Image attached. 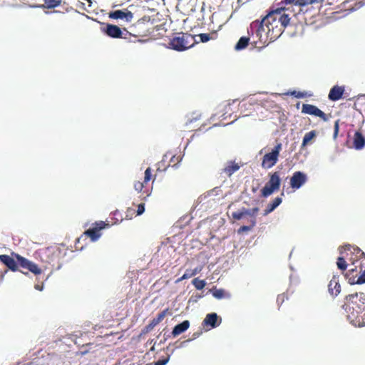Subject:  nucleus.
<instances>
[{
	"label": "nucleus",
	"mask_w": 365,
	"mask_h": 365,
	"mask_svg": "<svg viewBox=\"0 0 365 365\" xmlns=\"http://www.w3.org/2000/svg\"><path fill=\"white\" fill-rule=\"evenodd\" d=\"M16 259L19 264V265L24 269H28L33 274L37 275L41 273V269L38 268V265L33 262L21 257V255L16 254L15 255Z\"/></svg>",
	"instance_id": "obj_8"
},
{
	"label": "nucleus",
	"mask_w": 365,
	"mask_h": 365,
	"mask_svg": "<svg viewBox=\"0 0 365 365\" xmlns=\"http://www.w3.org/2000/svg\"><path fill=\"white\" fill-rule=\"evenodd\" d=\"M343 247L346 250H349L352 247V246L349 244H346Z\"/></svg>",
	"instance_id": "obj_47"
},
{
	"label": "nucleus",
	"mask_w": 365,
	"mask_h": 365,
	"mask_svg": "<svg viewBox=\"0 0 365 365\" xmlns=\"http://www.w3.org/2000/svg\"><path fill=\"white\" fill-rule=\"evenodd\" d=\"M280 300H281L282 302H283V301H284V295H279V296L277 297V302H279Z\"/></svg>",
	"instance_id": "obj_50"
},
{
	"label": "nucleus",
	"mask_w": 365,
	"mask_h": 365,
	"mask_svg": "<svg viewBox=\"0 0 365 365\" xmlns=\"http://www.w3.org/2000/svg\"><path fill=\"white\" fill-rule=\"evenodd\" d=\"M197 36L200 38V41L202 43H206L210 39H213L214 38L212 36H210L208 34H200L197 35Z\"/></svg>",
	"instance_id": "obj_30"
},
{
	"label": "nucleus",
	"mask_w": 365,
	"mask_h": 365,
	"mask_svg": "<svg viewBox=\"0 0 365 365\" xmlns=\"http://www.w3.org/2000/svg\"><path fill=\"white\" fill-rule=\"evenodd\" d=\"M199 41L195 40V37L188 34H178L177 36L173 38L169 43L170 48L178 51H183L191 47Z\"/></svg>",
	"instance_id": "obj_3"
},
{
	"label": "nucleus",
	"mask_w": 365,
	"mask_h": 365,
	"mask_svg": "<svg viewBox=\"0 0 365 365\" xmlns=\"http://www.w3.org/2000/svg\"><path fill=\"white\" fill-rule=\"evenodd\" d=\"M170 355H168L167 357L160 359L158 361L154 362L153 365H166L170 361Z\"/></svg>",
	"instance_id": "obj_34"
},
{
	"label": "nucleus",
	"mask_w": 365,
	"mask_h": 365,
	"mask_svg": "<svg viewBox=\"0 0 365 365\" xmlns=\"http://www.w3.org/2000/svg\"><path fill=\"white\" fill-rule=\"evenodd\" d=\"M151 178V169L148 168L145 171L144 183H147Z\"/></svg>",
	"instance_id": "obj_36"
},
{
	"label": "nucleus",
	"mask_w": 365,
	"mask_h": 365,
	"mask_svg": "<svg viewBox=\"0 0 365 365\" xmlns=\"http://www.w3.org/2000/svg\"><path fill=\"white\" fill-rule=\"evenodd\" d=\"M316 135L317 133L315 130H312L309 133H307L303 138L302 148L305 147L309 143V142H310L314 138L316 137Z\"/></svg>",
	"instance_id": "obj_26"
},
{
	"label": "nucleus",
	"mask_w": 365,
	"mask_h": 365,
	"mask_svg": "<svg viewBox=\"0 0 365 365\" xmlns=\"http://www.w3.org/2000/svg\"><path fill=\"white\" fill-rule=\"evenodd\" d=\"M190 327V322L188 320H185L182 322L175 325L173 329L171 334L176 337L182 333L185 332Z\"/></svg>",
	"instance_id": "obj_19"
},
{
	"label": "nucleus",
	"mask_w": 365,
	"mask_h": 365,
	"mask_svg": "<svg viewBox=\"0 0 365 365\" xmlns=\"http://www.w3.org/2000/svg\"><path fill=\"white\" fill-rule=\"evenodd\" d=\"M324 0H282L285 4H294L296 6H304L314 3H321Z\"/></svg>",
	"instance_id": "obj_20"
},
{
	"label": "nucleus",
	"mask_w": 365,
	"mask_h": 365,
	"mask_svg": "<svg viewBox=\"0 0 365 365\" xmlns=\"http://www.w3.org/2000/svg\"><path fill=\"white\" fill-rule=\"evenodd\" d=\"M250 210H251V212H252L251 214H252L253 217H255L256 214L259 211V208L258 207H254V208L250 209Z\"/></svg>",
	"instance_id": "obj_45"
},
{
	"label": "nucleus",
	"mask_w": 365,
	"mask_h": 365,
	"mask_svg": "<svg viewBox=\"0 0 365 365\" xmlns=\"http://www.w3.org/2000/svg\"><path fill=\"white\" fill-rule=\"evenodd\" d=\"M268 14H272L271 22L272 24L277 21L283 28H285L289 24L290 18L288 14H285L284 9L282 7L272 10Z\"/></svg>",
	"instance_id": "obj_6"
},
{
	"label": "nucleus",
	"mask_w": 365,
	"mask_h": 365,
	"mask_svg": "<svg viewBox=\"0 0 365 365\" xmlns=\"http://www.w3.org/2000/svg\"><path fill=\"white\" fill-rule=\"evenodd\" d=\"M145 212V204L140 203L138 205L137 215H141Z\"/></svg>",
	"instance_id": "obj_37"
},
{
	"label": "nucleus",
	"mask_w": 365,
	"mask_h": 365,
	"mask_svg": "<svg viewBox=\"0 0 365 365\" xmlns=\"http://www.w3.org/2000/svg\"><path fill=\"white\" fill-rule=\"evenodd\" d=\"M308 180L306 173L302 171H295L290 178V186L294 190L301 188Z\"/></svg>",
	"instance_id": "obj_7"
},
{
	"label": "nucleus",
	"mask_w": 365,
	"mask_h": 365,
	"mask_svg": "<svg viewBox=\"0 0 365 365\" xmlns=\"http://www.w3.org/2000/svg\"><path fill=\"white\" fill-rule=\"evenodd\" d=\"M0 261L10 270L15 272L18 270V264L14 258L7 255H0Z\"/></svg>",
	"instance_id": "obj_17"
},
{
	"label": "nucleus",
	"mask_w": 365,
	"mask_h": 365,
	"mask_svg": "<svg viewBox=\"0 0 365 365\" xmlns=\"http://www.w3.org/2000/svg\"><path fill=\"white\" fill-rule=\"evenodd\" d=\"M166 315V311H163L159 313L156 317L153 318L152 321L145 326L142 330V334H147L150 332L157 324H158Z\"/></svg>",
	"instance_id": "obj_15"
},
{
	"label": "nucleus",
	"mask_w": 365,
	"mask_h": 365,
	"mask_svg": "<svg viewBox=\"0 0 365 365\" xmlns=\"http://www.w3.org/2000/svg\"><path fill=\"white\" fill-rule=\"evenodd\" d=\"M287 95L293 96H294V97H296L297 98H304L306 96V93H305L300 92V91H296L288 92Z\"/></svg>",
	"instance_id": "obj_32"
},
{
	"label": "nucleus",
	"mask_w": 365,
	"mask_h": 365,
	"mask_svg": "<svg viewBox=\"0 0 365 365\" xmlns=\"http://www.w3.org/2000/svg\"><path fill=\"white\" fill-rule=\"evenodd\" d=\"M107 36L114 38H122V31L120 27L116 25L107 24L105 28L101 29Z\"/></svg>",
	"instance_id": "obj_11"
},
{
	"label": "nucleus",
	"mask_w": 365,
	"mask_h": 365,
	"mask_svg": "<svg viewBox=\"0 0 365 365\" xmlns=\"http://www.w3.org/2000/svg\"><path fill=\"white\" fill-rule=\"evenodd\" d=\"M242 210H243V213H244V216H245V217L246 216H250V217H251V219H252V218H255V217H253L252 214H251L252 212H251V210H250V209H245V208H242Z\"/></svg>",
	"instance_id": "obj_39"
},
{
	"label": "nucleus",
	"mask_w": 365,
	"mask_h": 365,
	"mask_svg": "<svg viewBox=\"0 0 365 365\" xmlns=\"http://www.w3.org/2000/svg\"><path fill=\"white\" fill-rule=\"evenodd\" d=\"M328 291L330 295L336 297L341 292V286L339 279L336 276H334L330 280L328 285Z\"/></svg>",
	"instance_id": "obj_16"
},
{
	"label": "nucleus",
	"mask_w": 365,
	"mask_h": 365,
	"mask_svg": "<svg viewBox=\"0 0 365 365\" xmlns=\"http://www.w3.org/2000/svg\"><path fill=\"white\" fill-rule=\"evenodd\" d=\"M174 168H177L178 166V164H175L173 165Z\"/></svg>",
	"instance_id": "obj_55"
},
{
	"label": "nucleus",
	"mask_w": 365,
	"mask_h": 365,
	"mask_svg": "<svg viewBox=\"0 0 365 365\" xmlns=\"http://www.w3.org/2000/svg\"><path fill=\"white\" fill-rule=\"evenodd\" d=\"M302 112L303 113L314 115L317 117H319L324 121H327L329 120L327 115L317 106L311 104H303Z\"/></svg>",
	"instance_id": "obj_10"
},
{
	"label": "nucleus",
	"mask_w": 365,
	"mask_h": 365,
	"mask_svg": "<svg viewBox=\"0 0 365 365\" xmlns=\"http://www.w3.org/2000/svg\"><path fill=\"white\" fill-rule=\"evenodd\" d=\"M343 249H344V247H339V253H340V254H342V253H343Z\"/></svg>",
	"instance_id": "obj_51"
},
{
	"label": "nucleus",
	"mask_w": 365,
	"mask_h": 365,
	"mask_svg": "<svg viewBox=\"0 0 365 365\" xmlns=\"http://www.w3.org/2000/svg\"><path fill=\"white\" fill-rule=\"evenodd\" d=\"M339 133V122L338 120L335 122L334 123V137L336 138Z\"/></svg>",
	"instance_id": "obj_42"
},
{
	"label": "nucleus",
	"mask_w": 365,
	"mask_h": 365,
	"mask_svg": "<svg viewBox=\"0 0 365 365\" xmlns=\"http://www.w3.org/2000/svg\"><path fill=\"white\" fill-rule=\"evenodd\" d=\"M346 279L350 284H358V277L357 276H350V274H346Z\"/></svg>",
	"instance_id": "obj_35"
},
{
	"label": "nucleus",
	"mask_w": 365,
	"mask_h": 365,
	"mask_svg": "<svg viewBox=\"0 0 365 365\" xmlns=\"http://www.w3.org/2000/svg\"><path fill=\"white\" fill-rule=\"evenodd\" d=\"M106 226H108V225L106 224L103 221L96 222V226L86 230L84 234L89 237L92 242H96L101 236L100 231L104 229Z\"/></svg>",
	"instance_id": "obj_9"
},
{
	"label": "nucleus",
	"mask_w": 365,
	"mask_h": 365,
	"mask_svg": "<svg viewBox=\"0 0 365 365\" xmlns=\"http://www.w3.org/2000/svg\"><path fill=\"white\" fill-rule=\"evenodd\" d=\"M365 283V270L361 273L360 276L358 277V284H361Z\"/></svg>",
	"instance_id": "obj_38"
},
{
	"label": "nucleus",
	"mask_w": 365,
	"mask_h": 365,
	"mask_svg": "<svg viewBox=\"0 0 365 365\" xmlns=\"http://www.w3.org/2000/svg\"><path fill=\"white\" fill-rule=\"evenodd\" d=\"M192 283L195 287L199 290L202 289L206 285V283L204 280L199 279L198 278H195Z\"/></svg>",
	"instance_id": "obj_28"
},
{
	"label": "nucleus",
	"mask_w": 365,
	"mask_h": 365,
	"mask_svg": "<svg viewBox=\"0 0 365 365\" xmlns=\"http://www.w3.org/2000/svg\"><path fill=\"white\" fill-rule=\"evenodd\" d=\"M354 250L356 253H360L361 256L365 257L364 252H363L358 247H354Z\"/></svg>",
	"instance_id": "obj_44"
},
{
	"label": "nucleus",
	"mask_w": 365,
	"mask_h": 365,
	"mask_svg": "<svg viewBox=\"0 0 365 365\" xmlns=\"http://www.w3.org/2000/svg\"><path fill=\"white\" fill-rule=\"evenodd\" d=\"M344 91V86H334L330 89L328 98L331 101H337L342 98Z\"/></svg>",
	"instance_id": "obj_14"
},
{
	"label": "nucleus",
	"mask_w": 365,
	"mask_h": 365,
	"mask_svg": "<svg viewBox=\"0 0 365 365\" xmlns=\"http://www.w3.org/2000/svg\"><path fill=\"white\" fill-rule=\"evenodd\" d=\"M109 17L113 19H125L130 22L133 18V14L129 11L115 10L109 13Z\"/></svg>",
	"instance_id": "obj_12"
},
{
	"label": "nucleus",
	"mask_w": 365,
	"mask_h": 365,
	"mask_svg": "<svg viewBox=\"0 0 365 365\" xmlns=\"http://www.w3.org/2000/svg\"><path fill=\"white\" fill-rule=\"evenodd\" d=\"M354 272V269H352L351 270L349 271L350 274L353 273Z\"/></svg>",
	"instance_id": "obj_54"
},
{
	"label": "nucleus",
	"mask_w": 365,
	"mask_h": 365,
	"mask_svg": "<svg viewBox=\"0 0 365 365\" xmlns=\"http://www.w3.org/2000/svg\"><path fill=\"white\" fill-rule=\"evenodd\" d=\"M232 217L235 220H240L245 218L242 209L232 212Z\"/></svg>",
	"instance_id": "obj_33"
},
{
	"label": "nucleus",
	"mask_w": 365,
	"mask_h": 365,
	"mask_svg": "<svg viewBox=\"0 0 365 365\" xmlns=\"http://www.w3.org/2000/svg\"><path fill=\"white\" fill-rule=\"evenodd\" d=\"M342 309L347 314V319L355 327L365 326V294L356 292L344 298Z\"/></svg>",
	"instance_id": "obj_1"
},
{
	"label": "nucleus",
	"mask_w": 365,
	"mask_h": 365,
	"mask_svg": "<svg viewBox=\"0 0 365 365\" xmlns=\"http://www.w3.org/2000/svg\"><path fill=\"white\" fill-rule=\"evenodd\" d=\"M272 14H267L261 21L257 20L251 23L247 31L251 36L256 35L259 40L262 41L264 36L268 34L274 29L271 22Z\"/></svg>",
	"instance_id": "obj_2"
},
{
	"label": "nucleus",
	"mask_w": 365,
	"mask_h": 365,
	"mask_svg": "<svg viewBox=\"0 0 365 365\" xmlns=\"http://www.w3.org/2000/svg\"><path fill=\"white\" fill-rule=\"evenodd\" d=\"M170 337V334H167L166 333H165L163 334V338L160 341V344H164L167 339Z\"/></svg>",
	"instance_id": "obj_43"
},
{
	"label": "nucleus",
	"mask_w": 365,
	"mask_h": 365,
	"mask_svg": "<svg viewBox=\"0 0 365 365\" xmlns=\"http://www.w3.org/2000/svg\"><path fill=\"white\" fill-rule=\"evenodd\" d=\"M169 345H170V344ZM169 346H167V347H166V349H166L167 351H170V349H169Z\"/></svg>",
	"instance_id": "obj_53"
},
{
	"label": "nucleus",
	"mask_w": 365,
	"mask_h": 365,
	"mask_svg": "<svg viewBox=\"0 0 365 365\" xmlns=\"http://www.w3.org/2000/svg\"><path fill=\"white\" fill-rule=\"evenodd\" d=\"M175 158H176V156L173 155L171 158V162H174ZM177 159H178V163H180L182 160V157H178Z\"/></svg>",
	"instance_id": "obj_46"
},
{
	"label": "nucleus",
	"mask_w": 365,
	"mask_h": 365,
	"mask_svg": "<svg viewBox=\"0 0 365 365\" xmlns=\"http://www.w3.org/2000/svg\"><path fill=\"white\" fill-rule=\"evenodd\" d=\"M365 146V137L360 133L356 132L354 136V148L361 150Z\"/></svg>",
	"instance_id": "obj_21"
},
{
	"label": "nucleus",
	"mask_w": 365,
	"mask_h": 365,
	"mask_svg": "<svg viewBox=\"0 0 365 365\" xmlns=\"http://www.w3.org/2000/svg\"><path fill=\"white\" fill-rule=\"evenodd\" d=\"M201 298V296L200 295H195V296H192L190 299H189V302H192V303H195V302H197V300Z\"/></svg>",
	"instance_id": "obj_41"
},
{
	"label": "nucleus",
	"mask_w": 365,
	"mask_h": 365,
	"mask_svg": "<svg viewBox=\"0 0 365 365\" xmlns=\"http://www.w3.org/2000/svg\"><path fill=\"white\" fill-rule=\"evenodd\" d=\"M35 289H37V290H39V291H42L43 290V286H40L38 284H36V285H35Z\"/></svg>",
	"instance_id": "obj_49"
},
{
	"label": "nucleus",
	"mask_w": 365,
	"mask_h": 365,
	"mask_svg": "<svg viewBox=\"0 0 365 365\" xmlns=\"http://www.w3.org/2000/svg\"><path fill=\"white\" fill-rule=\"evenodd\" d=\"M191 340H192L191 339H187V340H186V341H182V342L181 343V344H180V347H182V346H185V344L186 343L190 342Z\"/></svg>",
	"instance_id": "obj_48"
},
{
	"label": "nucleus",
	"mask_w": 365,
	"mask_h": 365,
	"mask_svg": "<svg viewBox=\"0 0 365 365\" xmlns=\"http://www.w3.org/2000/svg\"><path fill=\"white\" fill-rule=\"evenodd\" d=\"M250 225H243V226L240 227V229L238 230V233H242L244 232H247V231L251 230L252 228L253 227H255L257 223L256 218L250 219Z\"/></svg>",
	"instance_id": "obj_27"
},
{
	"label": "nucleus",
	"mask_w": 365,
	"mask_h": 365,
	"mask_svg": "<svg viewBox=\"0 0 365 365\" xmlns=\"http://www.w3.org/2000/svg\"><path fill=\"white\" fill-rule=\"evenodd\" d=\"M221 322L222 319L216 313L212 312L206 315L202 324L204 326L215 328L220 324Z\"/></svg>",
	"instance_id": "obj_13"
},
{
	"label": "nucleus",
	"mask_w": 365,
	"mask_h": 365,
	"mask_svg": "<svg viewBox=\"0 0 365 365\" xmlns=\"http://www.w3.org/2000/svg\"><path fill=\"white\" fill-rule=\"evenodd\" d=\"M197 274V270H186L184 274L181 277L180 280L190 278Z\"/></svg>",
	"instance_id": "obj_31"
},
{
	"label": "nucleus",
	"mask_w": 365,
	"mask_h": 365,
	"mask_svg": "<svg viewBox=\"0 0 365 365\" xmlns=\"http://www.w3.org/2000/svg\"><path fill=\"white\" fill-rule=\"evenodd\" d=\"M337 267L341 270H345L347 267V264L342 257H339L336 262Z\"/></svg>",
	"instance_id": "obj_29"
},
{
	"label": "nucleus",
	"mask_w": 365,
	"mask_h": 365,
	"mask_svg": "<svg viewBox=\"0 0 365 365\" xmlns=\"http://www.w3.org/2000/svg\"><path fill=\"white\" fill-rule=\"evenodd\" d=\"M169 345H170V344ZM169 346H167V347H166V349H166L167 351H170V349H169Z\"/></svg>",
	"instance_id": "obj_52"
},
{
	"label": "nucleus",
	"mask_w": 365,
	"mask_h": 365,
	"mask_svg": "<svg viewBox=\"0 0 365 365\" xmlns=\"http://www.w3.org/2000/svg\"><path fill=\"white\" fill-rule=\"evenodd\" d=\"M44 4H26L30 8L53 9L59 6L61 0H43Z\"/></svg>",
	"instance_id": "obj_18"
},
{
	"label": "nucleus",
	"mask_w": 365,
	"mask_h": 365,
	"mask_svg": "<svg viewBox=\"0 0 365 365\" xmlns=\"http://www.w3.org/2000/svg\"><path fill=\"white\" fill-rule=\"evenodd\" d=\"M250 38L246 36H242L235 46L236 51H241L245 49L249 43Z\"/></svg>",
	"instance_id": "obj_25"
},
{
	"label": "nucleus",
	"mask_w": 365,
	"mask_h": 365,
	"mask_svg": "<svg viewBox=\"0 0 365 365\" xmlns=\"http://www.w3.org/2000/svg\"><path fill=\"white\" fill-rule=\"evenodd\" d=\"M281 149L282 144L278 143L277 145H275L271 152L265 154L262 159V168L269 169L273 167L278 160V157Z\"/></svg>",
	"instance_id": "obj_5"
},
{
	"label": "nucleus",
	"mask_w": 365,
	"mask_h": 365,
	"mask_svg": "<svg viewBox=\"0 0 365 365\" xmlns=\"http://www.w3.org/2000/svg\"><path fill=\"white\" fill-rule=\"evenodd\" d=\"M134 187L137 191L140 192L143 187V182H138L135 184Z\"/></svg>",
	"instance_id": "obj_40"
},
{
	"label": "nucleus",
	"mask_w": 365,
	"mask_h": 365,
	"mask_svg": "<svg viewBox=\"0 0 365 365\" xmlns=\"http://www.w3.org/2000/svg\"><path fill=\"white\" fill-rule=\"evenodd\" d=\"M211 292L212 296L217 299L230 297V294L222 289H214Z\"/></svg>",
	"instance_id": "obj_24"
},
{
	"label": "nucleus",
	"mask_w": 365,
	"mask_h": 365,
	"mask_svg": "<svg viewBox=\"0 0 365 365\" xmlns=\"http://www.w3.org/2000/svg\"><path fill=\"white\" fill-rule=\"evenodd\" d=\"M240 169V166L233 163L229 162L227 165L223 169V172L227 174L228 177H230L234 173Z\"/></svg>",
	"instance_id": "obj_23"
},
{
	"label": "nucleus",
	"mask_w": 365,
	"mask_h": 365,
	"mask_svg": "<svg viewBox=\"0 0 365 365\" xmlns=\"http://www.w3.org/2000/svg\"><path fill=\"white\" fill-rule=\"evenodd\" d=\"M282 202V197H277L272 203H269L267 208L264 210V215L266 216L268 214L273 212Z\"/></svg>",
	"instance_id": "obj_22"
},
{
	"label": "nucleus",
	"mask_w": 365,
	"mask_h": 365,
	"mask_svg": "<svg viewBox=\"0 0 365 365\" xmlns=\"http://www.w3.org/2000/svg\"><path fill=\"white\" fill-rule=\"evenodd\" d=\"M280 182V175L278 172H274L271 174L269 181L261 190L262 195L264 197H267L271 195L274 192L279 190Z\"/></svg>",
	"instance_id": "obj_4"
}]
</instances>
